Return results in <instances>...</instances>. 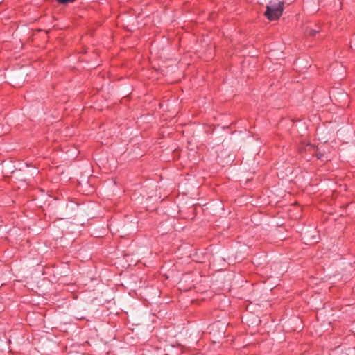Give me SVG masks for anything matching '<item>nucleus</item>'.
<instances>
[{"instance_id": "obj_5", "label": "nucleus", "mask_w": 355, "mask_h": 355, "mask_svg": "<svg viewBox=\"0 0 355 355\" xmlns=\"http://www.w3.org/2000/svg\"><path fill=\"white\" fill-rule=\"evenodd\" d=\"M324 155L323 154H321V153H318L316 155V157L318 159H322L323 157H324Z\"/></svg>"}, {"instance_id": "obj_1", "label": "nucleus", "mask_w": 355, "mask_h": 355, "mask_svg": "<svg viewBox=\"0 0 355 355\" xmlns=\"http://www.w3.org/2000/svg\"><path fill=\"white\" fill-rule=\"evenodd\" d=\"M284 10V3L279 1L277 3H270L266 6L265 15L269 20H276L280 17Z\"/></svg>"}, {"instance_id": "obj_6", "label": "nucleus", "mask_w": 355, "mask_h": 355, "mask_svg": "<svg viewBox=\"0 0 355 355\" xmlns=\"http://www.w3.org/2000/svg\"><path fill=\"white\" fill-rule=\"evenodd\" d=\"M33 171H34V172L31 173L32 175H33L34 173H36V172H37V171H36V169H35V168H34V169H33Z\"/></svg>"}, {"instance_id": "obj_2", "label": "nucleus", "mask_w": 355, "mask_h": 355, "mask_svg": "<svg viewBox=\"0 0 355 355\" xmlns=\"http://www.w3.org/2000/svg\"><path fill=\"white\" fill-rule=\"evenodd\" d=\"M304 238L311 243H315L318 241V236L316 234H309L308 233H306L304 234Z\"/></svg>"}, {"instance_id": "obj_3", "label": "nucleus", "mask_w": 355, "mask_h": 355, "mask_svg": "<svg viewBox=\"0 0 355 355\" xmlns=\"http://www.w3.org/2000/svg\"><path fill=\"white\" fill-rule=\"evenodd\" d=\"M320 31V28L317 27L316 28H306L305 33L307 35H309L311 36H315Z\"/></svg>"}, {"instance_id": "obj_4", "label": "nucleus", "mask_w": 355, "mask_h": 355, "mask_svg": "<svg viewBox=\"0 0 355 355\" xmlns=\"http://www.w3.org/2000/svg\"><path fill=\"white\" fill-rule=\"evenodd\" d=\"M58 3H61V4H67L69 2H72L74 0H57Z\"/></svg>"}]
</instances>
